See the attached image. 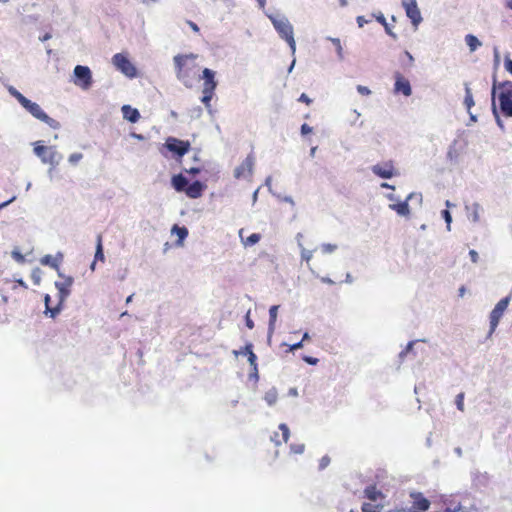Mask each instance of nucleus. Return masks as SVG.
I'll use <instances>...</instances> for the list:
<instances>
[{"label":"nucleus","mask_w":512,"mask_h":512,"mask_svg":"<svg viewBox=\"0 0 512 512\" xmlns=\"http://www.w3.org/2000/svg\"><path fill=\"white\" fill-rule=\"evenodd\" d=\"M197 59L198 56L192 53L174 57L176 77L188 88L192 87L199 77Z\"/></svg>","instance_id":"f257e3e1"},{"label":"nucleus","mask_w":512,"mask_h":512,"mask_svg":"<svg viewBox=\"0 0 512 512\" xmlns=\"http://www.w3.org/2000/svg\"><path fill=\"white\" fill-rule=\"evenodd\" d=\"M20 105L35 118L45 122L50 128L58 129L59 122L42 110L41 106L32 102L27 97H20Z\"/></svg>","instance_id":"f03ea898"},{"label":"nucleus","mask_w":512,"mask_h":512,"mask_svg":"<svg viewBox=\"0 0 512 512\" xmlns=\"http://www.w3.org/2000/svg\"><path fill=\"white\" fill-rule=\"evenodd\" d=\"M500 108L505 117H512V83L505 81L498 86Z\"/></svg>","instance_id":"7ed1b4c3"},{"label":"nucleus","mask_w":512,"mask_h":512,"mask_svg":"<svg viewBox=\"0 0 512 512\" xmlns=\"http://www.w3.org/2000/svg\"><path fill=\"white\" fill-rule=\"evenodd\" d=\"M272 24H274V27L278 34L286 41L287 44L292 49V52L295 51V40H294V34H293V26L289 22V20L285 19H272Z\"/></svg>","instance_id":"20e7f679"},{"label":"nucleus","mask_w":512,"mask_h":512,"mask_svg":"<svg viewBox=\"0 0 512 512\" xmlns=\"http://www.w3.org/2000/svg\"><path fill=\"white\" fill-rule=\"evenodd\" d=\"M73 83L83 90L90 89L93 83L92 72L87 66L78 65L73 70Z\"/></svg>","instance_id":"39448f33"},{"label":"nucleus","mask_w":512,"mask_h":512,"mask_svg":"<svg viewBox=\"0 0 512 512\" xmlns=\"http://www.w3.org/2000/svg\"><path fill=\"white\" fill-rule=\"evenodd\" d=\"M164 147L172 154L181 158L190 150L191 144L189 141L179 140L175 137H167L164 142Z\"/></svg>","instance_id":"423d86ee"},{"label":"nucleus","mask_w":512,"mask_h":512,"mask_svg":"<svg viewBox=\"0 0 512 512\" xmlns=\"http://www.w3.org/2000/svg\"><path fill=\"white\" fill-rule=\"evenodd\" d=\"M34 154L41 158L44 164L57 165L58 154L51 147L44 146L41 142L34 143L33 148Z\"/></svg>","instance_id":"0eeeda50"},{"label":"nucleus","mask_w":512,"mask_h":512,"mask_svg":"<svg viewBox=\"0 0 512 512\" xmlns=\"http://www.w3.org/2000/svg\"><path fill=\"white\" fill-rule=\"evenodd\" d=\"M112 63L116 68L125 74L127 77L133 78L136 76V68L129 59L121 53L112 57Z\"/></svg>","instance_id":"6e6552de"},{"label":"nucleus","mask_w":512,"mask_h":512,"mask_svg":"<svg viewBox=\"0 0 512 512\" xmlns=\"http://www.w3.org/2000/svg\"><path fill=\"white\" fill-rule=\"evenodd\" d=\"M372 172L382 179H391L397 175L393 161H387L383 164H376L372 166Z\"/></svg>","instance_id":"1a4fd4ad"},{"label":"nucleus","mask_w":512,"mask_h":512,"mask_svg":"<svg viewBox=\"0 0 512 512\" xmlns=\"http://www.w3.org/2000/svg\"><path fill=\"white\" fill-rule=\"evenodd\" d=\"M255 158L253 154L246 156L242 163L234 169V177L237 179L249 177L252 175Z\"/></svg>","instance_id":"9d476101"},{"label":"nucleus","mask_w":512,"mask_h":512,"mask_svg":"<svg viewBox=\"0 0 512 512\" xmlns=\"http://www.w3.org/2000/svg\"><path fill=\"white\" fill-rule=\"evenodd\" d=\"M402 6L413 25L416 27L422 21L421 11L418 10L416 0H402Z\"/></svg>","instance_id":"9b49d317"},{"label":"nucleus","mask_w":512,"mask_h":512,"mask_svg":"<svg viewBox=\"0 0 512 512\" xmlns=\"http://www.w3.org/2000/svg\"><path fill=\"white\" fill-rule=\"evenodd\" d=\"M394 91L396 94L410 96L412 94L411 84L407 78H404L399 72L395 74Z\"/></svg>","instance_id":"f8f14e48"},{"label":"nucleus","mask_w":512,"mask_h":512,"mask_svg":"<svg viewBox=\"0 0 512 512\" xmlns=\"http://www.w3.org/2000/svg\"><path fill=\"white\" fill-rule=\"evenodd\" d=\"M410 497L413 499L412 512H425L430 507L429 500L423 496L422 493H411Z\"/></svg>","instance_id":"ddd939ff"},{"label":"nucleus","mask_w":512,"mask_h":512,"mask_svg":"<svg viewBox=\"0 0 512 512\" xmlns=\"http://www.w3.org/2000/svg\"><path fill=\"white\" fill-rule=\"evenodd\" d=\"M205 190V185L199 180L193 181L188 184L184 192L191 199H197L202 196V193Z\"/></svg>","instance_id":"4468645a"},{"label":"nucleus","mask_w":512,"mask_h":512,"mask_svg":"<svg viewBox=\"0 0 512 512\" xmlns=\"http://www.w3.org/2000/svg\"><path fill=\"white\" fill-rule=\"evenodd\" d=\"M73 283V278L71 276H62L61 281H56L55 286L59 291L60 298L63 300L70 294V288Z\"/></svg>","instance_id":"2eb2a0df"},{"label":"nucleus","mask_w":512,"mask_h":512,"mask_svg":"<svg viewBox=\"0 0 512 512\" xmlns=\"http://www.w3.org/2000/svg\"><path fill=\"white\" fill-rule=\"evenodd\" d=\"M203 89L202 91H212L214 92L216 89L217 83L215 82V73L213 70L205 68L203 71Z\"/></svg>","instance_id":"dca6fc26"},{"label":"nucleus","mask_w":512,"mask_h":512,"mask_svg":"<svg viewBox=\"0 0 512 512\" xmlns=\"http://www.w3.org/2000/svg\"><path fill=\"white\" fill-rule=\"evenodd\" d=\"M364 497L371 501H377L384 499V494L381 490H378L375 484L368 485L363 490Z\"/></svg>","instance_id":"f3484780"},{"label":"nucleus","mask_w":512,"mask_h":512,"mask_svg":"<svg viewBox=\"0 0 512 512\" xmlns=\"http://www.w3.org/2000/svg\"><path fill=\"white\" fill-rule=\"evenodd\" d=\"M411 194L408 196L407 200L400 202L398 204H390L389 208L396 211L398 215L403 217H408L410 215V207L408 204V200L411 198Z\"/></svg>","instance_id":"a211bd4d"},{"label":"nucleus","mask_w":512,"mask_h":512,"mask_svg":"<svg viewBox=\"0 0 512 512\" xmlns=\"http://www.w3.org/2000/svg\"><path fill=\"white\" fill-rule=\"evenodd\" d=\"M122 113H123V118L132 123H135L140 119L139 111L132 106H128V105L122 106Z\"/></svg>","instance_id":"6ab92c4d"},{"label":"nucleus","mask_w":512,"mask_h":512,"mask_svg":"<svg viewBox=\"0 0 512 512\" xmlns=\"http://www.w3.org/2000/svg\"><path fill=\"white\" fill-rule=\"evenodd\" d=\"M188 185V180L183 174H177L172 177V186L176 192L182 193Z\"/></svg>","instance_id":"aec40b11"},{"label":"nucleus","mask_w":512,"mask_h":512,"mask_svg":"<svg viewBox=\"0 0 512 512\" xmlns=\"http://www.w3.org/2000/svg\"><path fill=\"white\" fill-rule=\"evenodd\" d=\"M244 350L248 351V361L252 367V375H255L257 377L258 369H257V357L255 353L253 352V345L252 343H248L244 346Z\"/></svg>","instance_id":"412c9836"},{"label":"nucleus","mask_w":512,"mask_h":512,"mask_svg":"<svg viewBox=\"0 0 512 512\" xmlns=\"http://www.w3.org/2000/svg\"><path fill=\"white\" fill-rule=\"evenodd\" d=\"M304 235L301 233H297L296 235V241L298 242V246H300V258H302L303 261L309 264L311 258H312V251L307 250L303 247V244L301 243V240L303 239Z\"/></svg>","instance_id":"4be33fe9"},{"label":"nucleus","mask_w":512,"mask_h":512,"mask_svg":"<svg viewBox=\"0 0 512 512\" xmlns=\"http://www.w3.org/2000/svg\"><path fill=\"white\" fill-rule=\"evenodd\" d=\"M279 429H280L281 434H282L281 440L278 439V434H275V436L271 438L272 441H275V443L277 445H280L282 442L283 443L288 442L289 438H290V429H289V427L285 423H281L279 425Z\"/></svg>","instance_id":"5701e85b"},{"label":"nucleus","mask_w":512,"mask_h":512,"mask_svg":"<svg viewBox=\"0 0 512 512\" xmlns=\"http://www.w3.org/2000/svg\"><path fill=\"white\" fill-rule=\"evenodd\" d=\"M503 315H504V312H501V311H498L495 309H493L490 312V334H492L495 331V329H496L497 325H499L500 320Z\"/></svg>","instance_id":"b1692460"},{"label":"nucleus","mask_w":512,"mask_h":512,"mask_svg":"<svg viewBox=\"0 0 512 512\" xmlns=\"http://www.w3.org/2000/svg\"><path fill=\"white\" fill-rule=\"evenodd\" d=\"M503 315H504V312H501V311H498L495 309H493L490 312V334H492L495 331V329H496L497 325H499L500 320Z\"/></svg>","instance_id":"393cba45"},{"label":"nucleus","mask_w":512,"mask_h":512,"mask_svg":"<svg viewBox=\"0 0 512 512\" xmlns=\"http://www.w3.org/2000/svg\"><path fill=\"white\" fill-rule=\"evenodd\" d=\"M96 261H101V262L105 261V255L103 254V250H102V237L100 234L97 236L95 260H94L93 264L91 265L92 270H94V268H95Z\"/></svg>","instance_id":"a878e982"},{"label":"nucleus","mask_w":512,"mask_h":512,"mask_svg":"<svg viewBox=\"0 0 512 512\" xmlns=\"http://www.w3.org/2000/svg\"><path fill=\"white\" fill-rule=\"evenodd\" d=\"M61 254H59V258L57 257H54L53 255L51 254H47L45 255L42 260H41V263L43 265H48L50 267H53L55 269H59V264H60V261H61Z\"/></svg>","instance_id":"bb28decb"},{"label":"nucleus","mask_w":512,"mask_h":512,"mask_svg":"<svg viewBox=\"0 0 512 512\" xmlns=\"http://www.w3.org/2000/svg\"><path fill=\"white\" fill-rule=\"evenodd\" d=\"M465 42H466V45L469 47V50L472 52H474L476 49H478L481 46L480 41L473 34H467L465 36Z\"/></svg>","instance_id":"cd10ccee"},{"label":"nucleus","mask_w":512,"mask_h":512,"mask_svg":"<svg viewBox=\"0 0 512 512\" xmlns=\"http://www.w3.org/2000/svg\"><path fill=\"white\" fill-rule=\"evenodd\" d=\"M464 105H465L467 111H469L475 105L473 94L471 93V90L467 83L465 84Z\"/></svg>","instance_id":"c85d7f7f"},{"label":"nucleus","mask_w":512,"mask_h":512,"mask_svg":"<svg viewBox=\"0 0 512 512\" xmlns=\"http://www.w3.org/2000/svg\"><path fill=\"white\" fill-rule=\"evenodd\" d=\"M172 232L177 235L179 243H182L188 236V229L185 227H179L177 225H174V227L172 228Z\"/></svg>","instance_id":"c756f323"},{"label":"nucleus","mask_w":512,"mask_h":512,"mask_svg":"<svg viewBox=\"0 0 512 512\" xmlns=\"http://www.w3.org/2000/svg\"><path fill=\"white\" fill-rule=\"evenodd\" d=\"M277 399H278V394H277L276 389H271L266 392L265 400L269 406L275 404L277 402Z\"/></svg>","instance_id":"7c9ffc66"},{"label":"nucleus","mask_w":512,"mask_h":512,"mask_svg":"<svg viewBox=\"0 0 512 512\" xmlns=\"http://www.w3.org/2000/svg\"><path fill=\"white\" fill-rule=\"evenodd\" d=\"M382 505H373L371 503H363L361 512H381Z\"/></svg>","instance_id":"2f4dec72"},{"label":"nucleus","mask_w":512,"mask_h":512,"mask_svg":"<svg viewBox=\"0 0 512 512\" xmlns=\"http://www.w3.org/2000/svg\"><path fill=\"white\" fill-rule=\"evenodd\" d=\"M510 299L511 297L510 296H506L505 298H503L502 300H500L499 302H497L494 306L493 309L495 310H498V311H501V312H505V310L507 309L508 307V304L510 302Z\"/></svg>","instance_id":"473e14b6"},{"label":"nucleus","mask_w":512,"mask_h":512,"mask_svg":"<svg viewBox=\"0 0 512 512\" xmlns=\"http://www.w3.org/2000/svg\"><path fill=\"white\" fill-rule=\"evenodd\" d=\"M44 301H45V312L46 313L50 312V316H52V317H54L55 315H57L59 313L58 307L51 308V306L49 305V301H51V297L49 295H45Z\"/></svg>","instance_id":"72a5a7b5"},{"label":"nucleus","mask_w":512,"mask_h":512,"mask_svg":"<svg viewBox=\"0 0 512 512\" xmlns=\"http://www.w3.org/2000/svg\"><path fill=\"white\" fill-rule=\"evenodd\" d=\"M278 308H279V306H277V305L270 307V309H269V325H275V323L277 321V316H278Z\"/></svg>","instance_id":"f704fd0d"},{"label":"nucleus","mask_w":512,"mask_h":512,"mask_svg":"<svg viewBox=\"0 0 512 512\" xmlns=\"http://www.w3.org/2000/svg\"><path fill=\"white\" fill-rule=\"evenodd\" d=\"M214 95V92L212 91H202V98H201V101L202 103L206 106V107H209L210 106V102L212 100V97Z\"/></svg>","instance_id":"c9c22d12"},{"label":"nucleus","mask_w":512,"mask_h":512,"mask_svg":"<svg viewBox=\"0 0 512 512\" xmlns=\"http://www.w3.org/2000/svg\"><path fill=\"white\" fill-rule=\"evenodd\" d=\"M331 462V458L329 456H323L320 458L319 460V470H324L325 468H327L329 466Z\"/></svg>","instance_id":"e433bc0d"},{"label":"nucleus","mask_w":512,"mask_h":512,"mask_svg":"<svg viewBox=\"0 0 512 512\" xmlns=\"http://www.w3.org/2000/svg\"><path fill=\"white\" fill-rule=\"evenodd\" d=\"M83 158V154L82 153H73V154H70L69 156V162L72 164V165H76L80 162V160Z\"/></svg>","instance_id":"4c0bfd02"},{"label":"nucleus","mask_w":512,"mask_h":512,"mask_svg":"<svg viewBox=\"0 0 512 512\" xmlns=\"http://www.w3.org/2000/svg\"><path fill=\"white\" fill-rule=\"evenodd\" d=\"M455 404L459 410L464 411V393H460L459 395L456 396Z\"/></svg>","instance_id":"58836bf2"},{"label":"nucleus","mask_w":512,"mask_h":512,"mask_svg":"<svg viewBox=\"0 0 512 512\" xmlns=\"http://www.w3.org/2000/svg\"><path fill=\"white\" fill-rule=\"evenodd\" d=\"M260 240V235L257 233L251 234L248 239H246L245 244L246 245H254Z\"/></svg>","instance_id":"ea45409f"},{"label":"nucleus","mask_w":512,"mask_h":512,"mask_svg":"<svg viewBox=\"0 0 512 512\" xmlns=\"http://www.w3.org/2000/svg\"><path fill=\"white\" fill-rule=\"evenodd\" d=\"M323 253H333L336 249V245L331 243H325L321 247Z\"/></svg>","instance_id":"a19ab883"},{"label":"nucleus","mask_w":512,"mask_h":512,"mask_svg":"<svg viewBox=\"0 0 512 512\" xmlns=\"http://www.w3.org/2000/svg\"><path fill=\"white\" fill-rule=\"evenodd\" d=\"M304 450H305L304 444H295V445L291 446V451L294 454H301L304 452Z\"/></svg>","instance_id":"79ce46f5"},{"label":"nucleus","mask_w":512,"mask_h":512,"mask_svg":"<svg viewBox=\"0 0 512 512\" xmlns=\"http://www.w3.org/2000/svg\"><path fill=\"white\" fill-rule=\"evenodd\" d=\"M9 93L20 103V97H26L25 95L19 93L14 87L9 88Z\"/></svg>","instance_id":"37998d69"},{"label":"nucleus","mask_w":512,"mask_h":512,"mask_svg":"<svg viewBox=\"0 0 512 512\" xmlns=\"http://www.w3.org/2000/svg\"><path fill=\"white\" fill-rule=\"evenodd\" d=\"M18 287H20V288H22V289H24V290H27V289H28L27 284H26L25 282H23V280H22V279H18V280H16V281L14 282V284H13V289H16V288H18Z\"/></svg>","instance_id":"c03bdc74"},{"label":"nucleus","mask_w":512,"mask_h":512,"mask_svg":"<svg viewBox=\"0 0 512 512\" xmlns=\"http://www.w3.org/2000/svg\"><path fill=\"white\" fill-rule=\"evenodd\" d=\"M357 90L360 95H370L371 91L367 86L358 85Z\"/></svg>","instance_id":"a18cd8bd"},{"label":"nucleus","mask_w":512,"mask_h":512,"mask_svg":"<svg viewBox=\"0 0 512 512\" xmlns=\"http://www.w3.org/2000/svg\"><path fill=\"white\" fill-rule=\"evenodd\" d=\"M302 347H303V342L300 341V342H296L292 345H289L288 350H286V351H296L298 349H301Z\"/></svg>","instance_id":"49530a36"},{"label":"nucleus","mask_w":512,"mask_h":512,"mask_svg":"<svg viewBox=\"0 0 512 512\" xmlns=\"http://www.w3.org/2000/svg\"><path fill=\"white\" fill-rule=\"evenodd\" d=\"M505 70L512 75V61L509 58L504 60Z\"/></svg>","instance_id":"de8ad7c7"},{"label":"nucleus","mask_w":512,"mask_h":512,"mask_svg":"<svg viewBox=\"0 0 512 512\" xmlns=\"http://www.w3.org/2000/svg\"><path fill=\"white\" fill-rule=\"evenodd\" d=\"M187 24L189 25V27L191 28V30L194 33H199L200 32V28L197 25V23L191 22V20H187Z\"/></svg>","instance_id":"09e8293b"},{"label":"nucleus","mask_w":512,"mask_h":512,"mask_svg":"<svg viewBox=\"0 0 512 512\" xmlns=\"http://www.w3.org/2000/svg\"><path fill=\"white\" fill-rule=\"evenodd\" d=\"M298 101L305 103L306 105H310L311 99L308 97L307 94H300V98H298Z\"/></svg>","instance_id":"8fccbe9b"},{"label":"nucleus","mask_w":512,"mask_h":512,"mask_svg":"<svg viewBox=\"0 0 512 512\" xmlns=\"http://www.w3.org/2000/svg\"><path fill=\"white\" fill-rule=\"evenodd\" d=\"M245 325H246V327H248L250 329H253V327H254V322L250 318V314H246V316H245Z\"/></svg>","instance_id":"3c124183"},{"label":"nucleus","mask_w":512,"mask_h":512,"mask_svg":"<svg viewBox=\"0 0 512 512\" xmlns=\"http://www.w3.org/2000/svg\"><path fill=\"white\" fill-rule=\"evenodd\" d=\"M470 260H472L473 263L478 262V253L475 250L469 251Z\"/></svg>","instance_id":"603ef678"},{"label":"nucleus","mask_w":512,"mask_h":512,"mask_svg":"<svg viewBox=\"0 0 512 512\" xmlns=\"http://www.w3.org/2000/svg\"><path fill=\"white\" fill-rule=\"evenodd\" d=\"M300 131H302V134L305 135L310 133L312 131V128L308 124L304 123L302 127H300Z\"/></svg>","instance_id":"864d4df0"},{"label":"nucleus","mask_w":512,"mask_h":512,"mask_svg":"<svg viewBox=\"0 0 512 512\" xmlns=\"http://www.w3.org/2000/svg\"><path fill=\"white\" fill-rule=\"evenodd\" d=\"M442 216L444 217V219H446V222L449 225L451 223V220H452L450 212L448 210H443L442 211Z\"/></svg>","instance_id":"5fc2aeb1"},{"label":"nucleus","mask_w":512,"mask_h":512,"mask_svg":"<svg viewBox=\"0 0 512 512\" xmlns=\"http://www.w3.org/2000/svg\"><path fill=\"white\" fill-rule=\"evenodd\" d=\"M357 23L359 27H363L364 24L369 23L368 20L364 18V16H358L357 17Z\"/></svg>","instance_id":"6e6d98bb"},{"label":"nucleus","mask_w":512,"mask_h":512,"mask_svg":"<svg viewBox=\"0 0 512 512\" xmlns=\"http://www.w3.org/2000/svg\"><path fill=\"white\" fill-rule=\"evenodd\" d=\"M384 28H385V32H386L387 35L393 37L394 39L397 38V35L394 32L391 31V29H390L388 24H386V26H384Z\"/></svg>","instance_id":"4d7b16f0"},{"label":"nucleus","mask_w":512,"mask_h":512,"mask_svg":"<svg viewBox=\"0 0 512 512\" xmlns=\"http://www.w3.org/2000/svg\"><path fill=\"white\" fill-rule=\"evenodd\" d=\"M376 21H377V22H379V23H380L381 25H383V26H386V24H388V23L386 22V19H385V17H384V15H383V14H380L379 16H377V17H376Z\"/></svg>","instance_id":"13d9d810"},{"label":"nucleus","mask_w":512,"mask_h":512,"mask_svg":"<svg viewBox=\"0 0 512 512\" xmlns=\"http://www.w3.org/2000/svg\"><path fill=\"white\" fill-rule=\"evenodd\" d=\"M304 361L311 364V365H315L318 363V359L317 358H312V357H305L304 358Z\"/></svg>","instance_id":"bf43d9fd"},{"label":"nucleus","mask_w":512,"mask_h":512,"mask_svg":"<svg viewBox=\"0 0 512 512\" xmlns=\"http://www.w3.org/2000/svg\"><path fill=\"white\" fill-rule=\"evenodd\" d=\"M388 512H412L409 508H394L390 509Z\"/></svg>","instance_id":"052dcab7"},{"label":"nucleus","mask_w":512,"mask_h":512,"mask_svg":"<svg viewBox=\"0 0 512 512\" xmlns=\"http://www.w3.org/2000/svg\"><path fill=\"white\" fill-rule=\"evenodd\" d=\"M413 345H414V343H413V342H409V343H408V345H407L406 350H404V351H401V352H400V357H402V356H403L404 354H406L408 351H411V350H412V348H413Z\"/></svg>","instance_id":"680f3d73"},{"label":"nucleus","mask_w":512,"mask_h":512,"mask_svg":"<svg viewBox=\"0 0 512 512\" xmlns=\"http://www.w3.org/2000/svg\"><path fill=\"white\" fill-rule=\"evenodd\" d=\"M13 257L18 262H22L23 261V256H22V254L20 252H13Z\"/></svg>","instance_id":"e2e57ef3"},{"label":"nucleus","mask_w":512,"mask_h":512,"mask_svg":"<svg viewBox=\"0 0 512 512\" xmlns=\"http://www.w3.org/2000/svg\"><path fill=\"white\" fill-rule=\"evenodd\" d=\"M187 172L189 174H193V175L198 174L200 172V168H191V169L187 170Z\"/></svg>","instance_id":"0e129e2a"},{"label":"nucleus","mask_w":512,"mask_h":512,"mask_svg":"<svg viewBox=\"0 0 512 512\" xmlns=\"http://www.w3.org/2000/svg\"><path fill=\"white\" fill-rule=\"evenodd\" d=\"M132 136L138 140H143V136L141 134H137L135 132L132 133Z\"/></svg>","instance_id":"69168bd1"},{"label":"nucleus","mask_w":512,"mask_h":512,"mask_svg":"<svg viewBox=\"0 0 512 512\" xmlns=\"http://www.w3.org/2000/svg\"><path fill=\"white\" fill-rule=\"evenodd\" d=\"M382 188H385V189H393V186L392 185H389L388 183L384 182L382 183L381 185Z\"/></svg>","instance_id":"338daca9"},{"label":"nucleus","mask_w":512,"mask_h":512,"mask_svg":"<svg viewBox=\"0 0 512 512\" xmlns=\"http://www.w3.org/2000/svg\"><path fill=\"white\" fill-rule=\"evenodd\" d=\"M465 290H466V289H465V287H464V286H462V287L459 289V293H460V296H461V297H463V296H464V294H465Z\"/></svg>","instance_id":"774afa93"}]
</instances>
